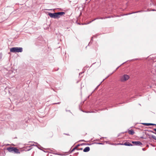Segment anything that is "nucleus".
Listing matches in <instances>:
<instances>
[{"label":"nucleus","mask_w":156,"mask_h":156,"mask_svg":"<svg viewBox=\"0 0 156 156\" xmlns=\"http://www.w3.org/2000/svg\"><path fill=\"white\" fill-rule=\"evenodd\" d=\"M144 148H143V149H142V150H144Z\"/></svg>","instance_id":"21"},{"label":"nucleus","mask_w":156,"mask_h":156,"mask_svg":"<svg viewBox=\"0 0 156 156\" xmlns=\"http://www.w3.org/2000/svg\"><path fill=\"white\" fill-rule=\"evenodd\" d=\"M98 144H102L101 143H97Z\"/></svg>","instance_id":"19"},{"label":"nucleus","mask_w":156,"mask_h":156,"mask_svg":"<svg viewBox=\"0 0 156 156\" xmlns=\"http://www.w3.org/2000/svg\"><path fill=\"white\" fill-rule=\"evenodd\" d=\"M103 17H101V18H96L95 19H94V20H92L89 23H88V24L89 23H91L92 22H93V21L96 20H97V19H103Z\"/></svg>","instance_id":"11"},{"label":"nucleus","mask_w":156,"mask_h":156,"mask_svg":"<svg viewBox=\"0 0 156 156\" xmlns=\"http://www.w3.org/2000/svg\"><path fill=\"white\" fill-rule=\"evenodd\" d=\"M132 143L135 145L136 146H140L142 145V143L140 141H133Z\"/></svg>","instance_id":"5"},{"label":"nucleus","mask_w":156,"mask_h":156,"mask_svg":"<svg viewBox=\"0 0 156 156\" xmlns=\"http://www.w3.org/2000/svg\"><path fill=\"white\" fill-rule=\"evenodd\" d=\"M108 76H107V77H106L105 79H104V80H103V81H102V82H101V83H102V82H103V81H104V80L105 79H106V78H107V77H108Z\"/></svg>","instance_id":"18"},{"label":"nucleus","mask_w":156,"mask_h":156,"mask_svg":"<svg viewBox=\"0 0 156 156\" xmlns=\"http://www.w3.org/2000/svg\"><path fill=\"white\" fill-rule=\"evenodd\" d=\"M156 10H155V9H152V11H155Z\"/></svg>","instance_id":"20"},{"label":"nucleus","mask_w":156,"mask_h":156,"mask_svg":"<svg viewBox=\"0 0 156 156\" xmlns=\"http://www.w3.org/2000/svg\"><path fill=\"white\" fill-rule=\"evenodd\" d=\"M34 143H35V144H37V145H35L33 144L32 145H33V146H36V147H38V148H39V147H38V146H39V144H38L37 143H35V142Z\"/></svg>","instance_id":"13"},{"label":"nucleus","mask_w":156,"mask_h":156,"mask_svg":"<svg viewBox=\"0 0 156 156\" xmlns=\"http://www.w3.org/2000/svg\"><path fill=\"white\" fill-rule=\"evenodd\" d=\"M90 150V147H86L83 150V151L84 152H87Z\"/></svg>","instance_id":"7"},{"label":"nucleus","mask_w":156,"mask_h":156,"mask_svg":"<svg viewBox=\"0 0 156 156\" xmlns=\"http://www.w3.org/2000/svg\"><path fill=\"white\" fill-rule=\"evenodd\" d=\"M64 12H55L54 13H49L48 15L51 18L55 19H58L61 16L65 14Z\"/></svg>","instance_id":"1"},{"label":"nucleus","mask_w":156,"mask_h":156,"mask_svg":"<svg viewBox=\"0 0 156 156\" xmlns=\"http://www.w3.org/2000/svg\"><path fill=\"white\" fill-rule=\"evenodd\" d=\"M142 124L147 125V126H149V125H156V124H153V123H142Z\"/></svg>","instance_id":"10"},{"label":"nucleus","mask_w":156,"mask_h":156,"mask_svg":"<svg viewBox=\"0 0 156 156\" xmlns=\"http://www.w3.org/2000/svg\"><path fill=\"white\" fill-rule=\"evenodd\" d=\"M13 147H9L7 148V150L9 152L13 151Z\"/></svg>","instance_id":"8"},{"label":"nucleus","mask_w":156,"mask_h":156,"mask_svg":"<svg viewBox=\"0 0 156 156\" xmlns=\"http://www.w3.org/2000/svg\"><path fill=\"white\" fill-rule=\"evenodd\" d=\"M128 133L129 134L133 135L134 134L135 132L132 129H131L128 131Z\"/></svg>","instance_id":"9"},{"label":"nucleus","mask_w":156,"mask_h":156,"mask_svg":"<svg viewBox=\"0 0 156 156\" xmlns=\"http://www.w3.org/2000/svg\"><path fill=\"white\" fill-rule=\"evenodd\" d=\"M10 51L13 53L21 52L23 51V48L21 47H13L10 48Z\"/></svg>","instance_id":"2"},{"label":"nucleus","mask_w":156,"mask_h":156,"mask_svg":"<svg viewBox=\"0 0 156 156\" xmlns=\"http://www.w3.org/2000/svg\"><path fill=\"white\" fill-rule=\"evenodd\" d=\"M13 151L15 153H20V152L18 149L16 147H13Z\"/></svg>","instance_id":"6"},{"label":"nucleus","mask_w":156,"mask_h":156,"mask_svg":"<svg viewBox=\"0 0 156 156\" xmlns=\"http://www.w3.org/2000/svg\"><path fill=\"white\" fill-rule=\"evenodd\" d=\"M143 12V11H138L136 12H132V13H128V14H126V15H129V14H132V13H137V12Z\"/></svg>","instance_id":"12"},{"label":"nucleus","mask_w":156,"mask_h":156,"mask_svg":"<svg viewBox=\"0 0 156 156\" xmlns=\"http://www.w3.org/2000/svg\"><path fill=\"white\" fill-rule=\"evenodd\" d=\"M129 78V75L125 74L120 77V81L121 82H124L127 80Z\"/></svg>","instance_id":"3"},{"label":"nucleus","mask_w":156,"mask_h":156,"mask_svg":"<svg viewBox=\"0 0 156 156\" xmlns=\"http://www.w3.org/2000/svg\"><path fill=\"white\" fill-rule=\"evenodd\" d=\"M115 144V145H124L127 146H132L133 145L129 143L128 142H125L124 144L118 143V144Z\"/></svg>","instance_id":"4"},{"label":"nucleus","mask_w":156,"mask_h":156,"mask_svg":"<svg viewBox=\"0 0 156 156\" xmlns=\"http://www.w3.org/2000/svg\"><path fill=\"white\" fill-rule=\"evenodd\" d=\"M60 102H58L57 103H54L53 104H60Z\"/></svg>","instance_id":"17"},{"label":"nucleus","mask_w":156,"mask_h":156,"mask_svg":"<svg viewBox=\"0 0 156 156\" xmlns=\"http://www.w3.org/2000/svg\"><path fill=\"white\" fill-rule=\"evenodd\" d=\"M152 137L154 140H156V136L154 135H152Z\"/></svg>","instance_id":"14"},{"label":"nucleus","mask_w":156,"mask_h":156,"mask_svg":"<svg viewBox=\"0 0 156 156\" xmlns=\"http://www.w3.org/2000/svg\"><path fill=\"white\" fill-rule=\"evenodd\" d=\"M77 148V147H76L74 148H73L71 152H73L75 149H76Z\"/></svg>","instance_id":"15"},{"label":"nucleus","mask_w":156,"mask_h":156,"mask_svg":"<svg viewBox=\"0 0 156 156\" xmlns=\"http://www.w3.org/2000/svg\"><path fill=\"white\" fill-rule=\"evenodd\" d=\"M119 67H118L116 69H118Z\"/></svg>","instance_id":"22"},{"label":"nucleus","mask_w":156,"mask_h":156,"mask_svg":"<svg viewBox=\"0 0 156 156\" xmlns=\"http://www.w3.org/2000/svg\"><path fill=\"white\" fill-rule=\"evenodd\" d=\"M154 130L155 131V132H156V133L152 131H151V132L153 133L156 134V129H154Z\"/></svg>","instance_id":"16"}]
</instances>
